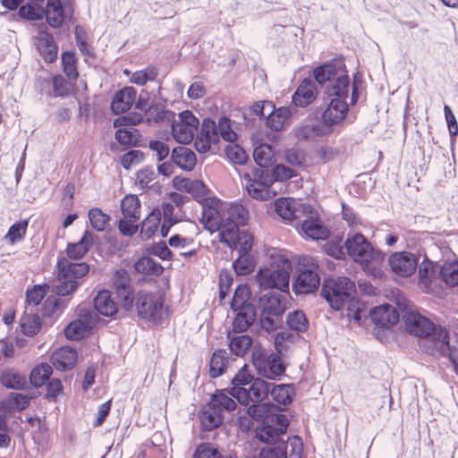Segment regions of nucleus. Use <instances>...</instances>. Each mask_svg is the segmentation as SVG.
I'll list each match as a JSON object with an SVG mask.
<instances>
[{"label": "nucleus", "mask_w": 458, "mask_h": 458, "mask_svg": "<svg viewBox=\"0 0 458 458\" xmlns=\"http://www.w3.org/2000/svg\"><path fill=\"white\" fill-rule=\"evenodd\" d=\"M233 384L230 394L245 406L250 402H262L269 394L276 403L286 405L292 403L295 395L293 385H274L263 378L254 377L246 364L234 375Z\"/></svg>", "instance_id": "1"}, {"label": "nucleus", "mask_w": 458, "mask_h": 458, "mask_svg": "<svg viewBox=\"0 0 458 458\" xmlns=\"http://www.w3.org/2000/svg\"><path fill=\"white\" fill-rule=\"evenodd\" d=\"M403 320L410 334L424 338L422 347L426 352L432 355H447L455 372H458V327L455 331L456 339L450 344L447 331L437 327L428 318L410 311L403 316Z\"/></svg>", "instance_id": "2"}, {"label": "nucleus", "mask_w": 458, "mask_h": 458, "mask_svg": "<svg viewBox=\"0 0 458 458\" xmlns=\"http://www.w3.org/2000/svg\"><path fill=\"white\" fill-rule=\"evenodd\" d=\"M249 219L248 210L238 203H217L216 207L205 208L203 220L210 232H218L219 241L233 244V239Z\"/></svg>", "instance_id": "3"}, {"label": "nucleus", "mask_w": 458, "mask_h": 458, "mask_svg": "<svg viewBox=\"0 0 458 458\" xmlns=\"http://www.w3.org/2000/svg\"><path fill=\"white\" fill-rule=\"evenodd\" d=\"M291 335L286 332L277 333L274 336V344L277 353L269 352L261 347L255 346L252 351V365L260 378L279 380L285 372V365L280 356L286 352L285 340Z\"/></svg>", "instance_id": "4"}, {"label": "nucleus", "mask_w": 458, "mask_h": 458, "mask_svg": "<svg viewBox=\"0 0 458 458\" xmlns=\"http://www.w3.org/2000/svg\"><path fill=\"white\" fill-rule=\"evenodd\" d=\"M354 293V282L345 276L325 280L321 289V295L334 310H339L347 306V317L360 321V310L352 309L355 306Z\"/></svg>", "instance_id": "5"}, {"label": "nucleus", "mask_w": 458, "mask_h": 458, "mask_svg": "<svg viewBox=\"0 0 458 458\" xmlns=\"http://www.w3.org/2000/svg\"><path fill=\"white\" fill-rule=\"evenodd\" d=\"M348 254L355 262L360 263L363 268L374 277L381 276L379 264L383 254L376 250L361 233H354L344 242Z\"/></svg>", "instance_id": "6"}, {"label": "nucleus", "mask_w": 458, "mask_h": 458, "mask_svg": "<svg viewBox=\"0 0 458 458\" xmlns=\"http://www.w3.org/2000/svg\"><path fill=\"white\" fill-rule=\"evenodd\" d=\"M89 271V267L84 262H72L66 257H60L57 261V276L55 293L58 296H67L73 293L81 284V280Z\"/></svg>", "instance_id": "7"}, {"label": "nucleus", "mask_w": 458, "mask_h": 458, "mask_svg": "<svg viewBox=\"0 0 458 458\" xmlns=\"http://www.w3.org/2000/svg\"><path fill=\"white\" fill-rule=\"evenodd\" d=\"M292 263L283 256L275 259L270 267L260 268L257 280L264 289H277L284 293L289 292L290 273Z\"/></svg>", "instance_id": "8"}, {"label": "nucleus", "mask_w": 458, "mask_h": 458, "mask_svg": "<svg viewBox=\"0 0 458 458\" xmlns=\"http://www.w3.org/2000/svg\"><path fill=\"white\" fill-rule=\"evenodd\" d=\"M320 284L318 261L310 256H301L293 290L297 295L309 294L318 290Z\"/></svg>", "instance_id": "9"}, {"label": "nucleus", "mask_w": 458, "mask_h": 458, "mask_svg": "<svg viewBox=\"0 0 458 458\" xmlns=\"http://www.w3.org/2000/svg\"><path fill=\"white\" fill-rule=\"evenodd\" d=\"M313 75L318 83H327L326 93L344 94L349 89V78L341 63H327L314 69Z\"/></svg>", "instance_id": "10"}, {"label": "nucleus", "mask_w": 458, "mask_h": 458, "mask_svg": "<svg viewBox=\"0 0 458 458\" xmlns=\"http://www.w3.org/2000/svg\"><path fill=\"white\" fill-rule=\"evenodd\" d=\"M135 305L140 318L159 323L166 316L164 299L158 293L140 291L135 296Z\"/></svg>", "instance_id": "11"}, {"label": "nucleus", "mask_w": 458, "mask_h": 458, "mask_svg": "<svg viewBox=\"0 0 458 458\" xmlns=\"http://www.w3.org/2000/svg\"><path fill=\"white\" fill-rule=\"evenodd\" d=\"M348 89L342 95L340 92L327 93L331 98L326 109L323 111L321 119L324 125L331 133L335 127L339 125L346 117L349 106L346 102Z\"/></svg>", "instance_id": "12"}, {"label": "nucleus", "mask_w": 458, "mask_h": 458, "mask_svg": "<svg viewBox=\"0 0 458 458\" xmlns=\"http://www.w3.org/2000/svg\"><path fill=\"white\" fill-rule=\"evenodd\" d=\"M123 217L119 219L118 229L123 235L131 236L139 228L140 201L136 195H126L121 201Z\"/></svg>", "instance_id": "13"}, {"label": "nucleus", "mask_w": 458, "mask_h": 458, "mask_svg": "<svg viewBox=\"0 0 458 458\" xmlns=\"http://www.w3.org/2000/svg\"><path fill=\"white\" fill-rule=\"evenodd\" d=\"M199 119L189 110L179 114L178 119L172 121V133L174 139L182 144H189L194 139L198 130Z\"/></svg>", "instance_id": "14"}, {"label": "nucleus", "mask_w": 458, "mask_h": 458, "mask_svg": "<svg viewBox=\"0 0 458 458\" xmlns=\"http://www.w3.org/2000/svg\"><path fill=\"white\" fill-rule=\"evenodd\" d=\"M252 175L245 173L243 180L245 181V188L250 196L256 199H267L270 197L269 186L271 178L267 172L261 168H254Z\"/></svg>", "instance_id": "15"}, {"label": "nucleus", "mask_w": 458, "mask_h": 458, "mask_svg": "<svg viewBox=\"0 0 458 458\" xmlns=\"http://www.w3.org/2000/svg\"><path fill=\"white\" fill-rule=\"evenodd\" d=\"M388 264L393 273L408 277L415 272L418 267V259L411 252H394L389 257Z\"/></svg>", "instance_id": "16"}, {"label": "nucleus", "mask_w": 458, "mask_h": 458, "mask_svg": "<svg viewBox=\"0 0 458 458\" xmlns=\"http://www.w3.org/2000/svg\"><path fill=\"white\" fill-rule=\"evenodd\" d=\"M219 141V134L215 121L205 118L202 121L199 132L197 134L195 148L199 153L209 151L213 144Z\"/></svg>", "instance_id": "17"}, {"label": "nucleus", "mask_w": 458, "mask_h": 458, "mask_svg": "<svg viewBox=\"0 0 458 458\" xmlns=\"http://www.w3.org/2000/svg\"><path fill=\"white\" fill-rule=\"evenodd\" d=\"M275 208L277 215L284 220L292 222L301 219V215L306 214L308 209H310V206L294 199L281 198L276 201Z\"/></svg>", "instance_id": "18"}, {"label": "nucleus", "mask_w": 458, "mask_h": 458, "mask_svg": "<svg viewBox=\"0 0 458 458\" xmlns=\"http://www.w3.org/2000/svg\"><path fill=\"white\" fill-rule=\"evenodd\" d=\"M305 218L297 223V226H301V232L309 238L313 240H325L328 237V230L324 226L318 218V215L313 211L312 208L303 214Z\"/></svg>", "instance_id": "19"}, {"label": "nucleus", "mask_w": 458, "mask_h": 458, "mask_svg": "<svg viewBox=\"0 0 458 458\" xmlns=\"http://www.w3.org/2000/svg\"><path fill=\"white\" fill-rule=\"evenodd\" d=\"M369 316L373 323L380 327H390L399 320V313L390 304H383L373 308Z\"/></svg>", "instance_id": "20"}, {"label": "nucleus", "mask_w": 458, "mask_h": 458, "mask_svg": "<svg viewBox=\"0 0 458 458\" xmlns=\"http://www.w3.org/2000/svg\"><path fill=\"white\" fill-rule=\"evenodd\" d=\"M264 314L280 317L286 310V296L284 293L265 294L259 299Z\"/></svg>", "instance_id": "21"}, {"label": "nucleus", "mask_w": 458, "mask_h": 458, "mask_svg": "<svg viewBox=\"0 0 458 458\" xmlns=\"http://www.w3.org/2000/svg\"><path fill=\"white\" fill-rule=\"evenodd\" d=\"M317 86L311 79H304L293 95V103L296 106L305 107L317 98Z\"/></svg>", "instance_id": "22"}, {"label": "nucleus", "mask_w": 458, "mask_h": 458, "mask_svg": "<svg viewBox=\"0 0 458 458\" xmlns=\"http://www.w3.org/2000/svg\"><path fill=\"white\" fill-rule=\"evenodd\" d=\"M137 91L133 87H124L114 95L111 108L115 114L128 111L135 103Z\"/></svg>", "instance_id": "23"}, {"label": "nucleus", "mask_w": 458, "mask_h": 458, "mask_svg": "<svg viewBox=\"0 0 458 458\" xmlns=\"http://www.w3.org/2000/svg\"><path fill=\"white\" fill-rule=\"evenodd\" d=\"M71 11L69 6H62L60 0H47L45 12L47 23L53 28H59L64 21L67 13Z\"/></svg>", "instance_id": "24"}, {"label": "nucleus", "mask_w": 458, "mask_h": 458, "mask_svg": "<svg viewBox=\"0 0 458 458\" xmlns=\"http://www.w3.org/2000/svg\"><path fill=\"white\" fill-rule=\"evenodd\" d=\"M51 360L58 370L71 369L77 361V352L72 347L64 346L53 353Z\"/></svg>", "instance_id": "25"}, {"label": "nucleus", "mask_w": 458, "mask_h": 458, "mask_svg": "<svg viewBox=\"0 0 458 458\" xmlns=\"http://www.w3.org/2000/svg\"><path fill=\"white\" fill-rule=\"evenodd\" d=\"M94 234L86 230L81 239L75 243H69L66 248V254L70 260L81 259L89 250L93 243Z\"/></svg>", "instance_id": "26"}, {"label": "nucleus", "mask_w": 458, "mask_h": 458, "mask_svg": "<svg viewBox=\"0 0 458 458\" xmlns=\"http://www.w3.org/2000/svg\"><path fill=\"white\" fill-rule=\"evenodd\" d=\"M235 312V318L233 323V331L242 333L247 331L253 324L256 318V310L254 306H247Z\"/></svg>", "instance_id": "27"}, {"label": "nucleus", "mask_w": 458, "mask_h": 458, "mask_svg": "<svg viewBox=\"0 0 458 458\" xmlns=\"http://www.w3.org/2000/svg\"><path fill=\"white\" fill-rule=\"evenodd\" d=\"M96 311L103 316L111 317L117 311L116 303L111 297L109 291L103 290L98 292L93 300Z\"/></svg>", "instance_id": "28"}, {"label": "nucleus", "mask_w": 458, "mask_h": 458, "mask_svg": "<svg viewBox=\"0 0 458 458\" xmlns=\"http://www.w3.org/2000/svg\"><path fill=\"white\" fill-rule=\"evenodd\" d=\"M171 157L179 167L191 171L196 165V156L193 151L185 147L174 148Z\"/></svg>", "instance_id": "29"}, {"label": "nucleus", "mask_w": 458, "mask_h": 458, "mask_svg": "<svg viewBox=\"0 0 458 458\" xmlns=\"http://www.w3.org/2000/svg\"><path fill=\"white\" fill-rule=\"evenodd\" d=\"M161 223V211L158 208L153 209L142 221L140 235L142 240L150 239L157 231Z\"/></svg>", "instance_id": "30"}, {"label": "nucleus", "mask_w": 458, "mask_h": 458, "mask_svg": "<svg viewBox=\"0 0 458 458\" xmlns=\"http://www.w3.org/2000/svg\"><path fill=\"white\" fill-rule=\"evenodd\" d=\"M1 384L10 389H23L27 386L24 375L13 369H6L1 372Z\"/></svg>", "instance_id": "31"}, {"label": "nucleus", "mask_w": 458, "mask_h": 458, "mask_svg": "<svg viewBox=\"0 0 458 458\" xmlns=\"http://www.w3.org/2000/svg\"><path fill=\"white\" fill-rule=\"evenodd\" d=\"M291 116L292 112L289 107L274 109L267 117V124L274 131H280L288 123Z\"/></svg>", "instance_id": "32"}, {"label": "nucleus", "mask_w": 458, "mask_h": 458, "mask_svg": "<svg viewBox=\"0 0 458 458\" xmlns=\"http://www.w3.org/2000/svg\"><path fill=\"white\" fill-rule=\"evenodd\" d=\"M229 361L228 354L225 350H216L209 362V374L211 377H217L225 373Z\"/></svg>", "instance_id": "33"}, {"label": "nucleus", "mask_w": 458, "mask_h": 458, "mask_svg": "<svg viewBox=\"0 0 458 458\" xmlns=\"http://www.w3.org/2000/svg\"><path fill=\"white\" fill-rule=\"evenodd\" d=\"M295 136L299 140H310L315 137H322L330 134L324 123H318L312 125L303 124L295 129Z\"/></svg>", "instance_id": "34"}, {"label": "nucleus", "mask_w": 458, "mask_h": 458, "mask_svg": "<svg viewBox=\"0 0 458 458\" xmlns=\"http://www.w3.org/2000/svg\"><path fill=\"white\" fill-rule=\"evenodd\" d=\"M435 266L432 262L424 260L419 266V285L424 293L432 292V279L434 277Z\"/></svg>", "instance_id": "35"}, {"label": "nucleus", "mask_w": 458, "mask_h": 458, "mask_svg": "<svg viewBox=\"0 0 458 458\" xmlns=\"http://www.w3.org/2000/svg\"><path fill=\"white\" fill-rule=\"evenodd\" d=\"M233 386L230 388L228 393L226 390H221L217 391L216 394H213L211 398V405L219 411L220 412L225 411H233L236 408V403L233 399L234 398L231 394V390L233 387V384L232 383Z\"/></svg>", "instance_id": "36"}, {"label": "nucleus", "mask_w": 458, "mask_h": 458, "mask_svg": "<svg viewBox=\"0 0 458 458\" xmlns=\"http://www.w3.org/2000/svg\"><path fill=\"white\" fill-rule=\"evenodd\" d=\"M199 420L203 428L210 431L217 428L222 423L223 416L219 411L210 404L200 412Z\"/></svg>", "instance_id": "37"}, {"label": "nucleus", "mask_w": 458, "mask_h": 458, "mask_svg": "<svg viewBox=\"0 0 458 458\" xmlns=\"http://www.w3.org/2000/svg\"><path fill=\"white\" fill-rule=\"evenodd\" d=\"M20 327L25 335L32 336L41 328L40 318L36 313L25 312L20 318Z\"/></svg>", "instance_id": "38"}, {"label": "nucleus", "mask_w": 458, "mask_h": 458, "mask_svg": "<svg viewBox=\"0 0 458 458\" xmlns=\"http://www.w3.org/2000/svg\"><path fill=\"white\" fill-rule=\"evenodd\" d=\"M284 435L279 434L278 430L274 425H271L268 420H265L262 426L256 430V437L263 443L276 445L280 443Z\"/></svg>", "instance_id": "39"}, {"label": "nucleus", "mask_w": 458, "mask_h": 458, "mask_svg": "<svg viewBox=\"0 0 458 458\" xmlns=\"http://www.w3.org/2000/svg\"><path fill=\"white\" fill-rule=\"evenodd\" d=\"M115 131V140L123 146H135L140 139V132L134 127L122 126L117 127Z\"/></svg>", "instance_id": "40"}, {"label": "nucleus", "mask_w": 458, "mask_h": 458, "mask_svg": "<svg viewBox=\"0 0 458 458\" xmlns=\"http://www.w3.org/2000/svg\"><path fill=\"white\" fill-rule=\"evenodd\" d=\"M439 277L448 285H458V261H445L438 265Z\"/></svg>", "instance_id": "41"}, {"label": "nucleus", "mask_w": 458, "mask_h": 458, "mask_svg": "<svg viewBox=\"0 0 458 458\" xmlns=\"http://www.w3.org/2000/svg\"><path fill=\"white\" fill-rule=\"evenodd\" d=\"M134 268L137 272L148 276H158L164 270L161 264L150 257L139 259L134 265Z\"/></svg>", "instance_id": "42"}, {"label": "nucleus", "mask_w": 458, "mask_h": 458, "mask_svg": "<svg viewBox=\"0 0 458 458\" xmlns=\"http://www.w3.org/2000/svg\"><path fill=\"white\" fill-rule=\"evenodd\" d=\"M253 344L252 338L248 335H242L231 338L229 347L236 356L242 357L247 354Z\"/></svg>", "instance_id": "43"}, {"label": "nucleus", "mask_w": 458, "mask_h": 458, "mask_svg": "<svg viewBox=\"0 0 458 458\" xmlns=\"http://www.w3.org/2000/svg\"><path fill=\"white\" fill-rule=\"evenodd\" d=\"M146 117L148 123H160L173 121L174 113L165 109L162 105L153 104Z\"/></svg>", "instance_id": "44"}, {"label": "nucleus", "mask_w": 458, "mask_h": 458, "mask_svg": "<svg viewBox=\"0 0 458 458\" xmlns=\"http://www.w3.org/2000/svg\"><path fill=\"white\" fill-rule=\"evenodd\" d=\"M253 158L259 168L268 167L273 163L274 150L268 144H260L254 148Z\"/></svg>", "instance_id": "45"}, {"label": "nucleus", "mask_w": 458, "mask_h": 458, "mask_svg": "<svg viewBox=\"0 0 458 458\" xmlns=\"http://www.w3.org/2000/svg\"><path fill=\"white\" fill-rule=\"evenodd\" d=\"M53 372L52 366L43 362L36 366L30 372V380L35 387L42 386L49 379Z\"/></svg>", "instance_id": "46"}, {"label": "nucleus", "mask_w": 458, "mask_h": 458, "mask_svg": "<svg viewBox=\"0 0 458 458\" xmlns=\"http://www.w3.org/2000/svg\"><path fill=\"white\" fill-rule=\"evenodd\" d=\"M158 76V69L154 65H148L145 69L131 73L130 81L139 86L145 85L148 81H154Z\"/></svg>", "instance_id": "47"}, {"label": "nucleus", "mask_w": 458, "mask_h": 458, "mask_svg": "<svg viewBox=\"0 0 458 458\" xmlns=\"http://www.w3.org/2000/svg\"><path fill=\"white\" fill-rule=\"evenodd\" d=\"M38 48L46 62L53 63L57 58L58 48L52 38H40L38 39Z\"/></svg>", "instance_id": "48"}, {"label": "nucleus", "mask_w": 458, "mask_h": 458, "mask_svg": "<svg viewBox=\"0 0 458 458\" xmlns=\"http://www.w3.org/2000/svg\"><path fill=\"white\" fill-rule=\"evenodd\" d=\"M252 404L249 405L246 409V414L254 420H259L268 418L271 409L274 405L268 403L251 402Z\"/></svg>", "instance_id": "49"}, {"label": "nucleus", "mask_w": 458, "mask_h": 458, "mask_svg": "<svg viewBox=\"0 0 458 458\" xmlns=\"http://www.w3.org/2000/svg\"><path fill=\"white\" fill-rule=\"evenodd\" d=\"M233 240V244L227 245L229 248L238 250L239 253H249L251 250L253 237L245 230L239 231Z\"/></svg>", "instance_id": "50"}, {"label": "nucleus", "mask_w": 458, "mask_h": 458, "mask_svg": "<svg viewBox=\"0 0 458 458\" xmlns=\"http://www.w3.org/2000/svg\"><path fill=\"white\" fill-rule=\"evenodd\" d=\"M288 327L297 332H305L309 327V321L301 310L290 312L286 318Z\"/></svg>", "instance_id": "51"}, {"label": "nucleus", "mask_w": 458, "mask_h": 458, "mask_svg": "<svg viewBox=\"0 0 458 458\" xmlns=\"http://www.w3.org/2000/svg\"><path fill=\"white\" fill-rule=\"evenodd\" d=\"M250 291L246 285H239L235 291L231 301V308L233 310H239L247 306H253L249 301Z\"/></svg>", "instance_id": "52"}, {"label": "nucleus", "mask_w": 458, "mask_h": 458, "mask_svg": "<svg viewBox=\"0 0 458 458\" xmlns=\"http://www.w3.org/2000/svg\"><path fill=\"white\" fill-rule=\"evenodd\" d=\"M233 265L237 275L246 276L254 269L253 259L249 253H239Z\"/></svg>", "instance_id": "53"}, {"label": "nucleus", "mask_w": 458, "mask_h": 458, "mask_svg": "<svg viewBox=\"0 0 458 458\" xmlns=\"http://www.w3.org/2000/svg\"><path fill=\"white\" fill-rule=\"evenodd\" d=\"M28 225V220H21L14 223L10 226L4 238L11 244H13L16 242L22 240L26 234Z\"/></svg>", "instance_id": "54"}, {"label": "nucleus", "mask_w": 458, "mask_h": 458, "mask_svg": "<svg viewBox=\"0 0 458 458\" xmlns=\"http://www.w3.org/2000/svg\"><path fill=\"white\" fill-rule=\"evenodd\" d=\"M62 66L65 75L70 80H77L79 72L76 66V58L73 53L64 52L62 55Z\"/></svg>", "instance_id": "55"}, {"label": "nucleus", "mask_w": 458, "mask_h": 458, "mask_svg": "<svg viewBox=\"0 0 458 458\" xmlns=\"http://www.w3.org/2000/svg\"><path fill=\"white\" fill-rule=\"evenodd\" d=\"M89 219L91 226L98 231H104L110 217L98 208H93L89 211Z\"/></svg>", "instance_id": "56"}, {"label": "nucleus", "mask_w": 458, "mask_h": 458, "mask_svg": "<svg viewBox=\"0 0 458 458\" xmlns=\"http://www.w3.org/2000/svg\"><path fill=\"white\" fill-rule=\"evenodd\" d=\"M157 179V174L153 167L147 166L140 170L136 175L137 184L141 189L151 188L155 180Z\"/></svg>", "instance_id": "57"}, {"label": "nucleus", "mask_w": 458, "mask_h": 458, "mask_svg": "<svg viewBox=\"0 0 458 458\" xmlns=\"http://www.w3.org/2000/svg\"><path fill=\"white\" fill-rule=\"evenodd\" d=\"M89 331L82 322L75 319L65 327L64 335L70 340H79L87 335Z\"/></svg>", "instance_id": "58"}, {"label": "nucleus", "mask_w": 458, "mask_h": 458, "mask_svg": "<svg viewBox=\"0 0 458 458\" xmlns=\"http://www.w3.org/2000/svg\"><path fill=\"white\" fill-rule=\"evenodd\" d=\"M225 155L228 160L235 165H243L248 159L245 150L239 145L227 146Z\"/></svg>", "instance_id": "59"}, {"label": "nucleus", "mask_w": 458, "mask_h": 458, "mask_svg": "<svg viewBox=\"0 0 458 458\" xmlns=\"http://www.w3.org/2000/svg\"><path fill=\"white\" fill-rule=\"evenodd\" d=\"M77 319L90 330L98 322V313L90 308L79 307L78 308V318Z\"/></svg>", "instance_id": "60"}, {"label": "nucleus", "mask_w": 458, "mask_h": 458, "mask_svg": "<svg viewBox=\"0 0 458 458\" xmlns=\"http://www.w3.org/2000/svg\"><path fill=\"white\" fill-rule=\"evenodd\" d=\"M66 304L55 295L48 296L43 302V315L52 316L54 313L63 310Z\"/></svg>", "instance_id": "61"}, {"label": "nucleus", "mask_w": 458, "mask_h": 458, "mask_svg": "<svg viewBox=\"0 0 458 458\" xmlns=\"http://www.w3.org/2000/svg\"><path fill=\"white\" fill-rule=\"evenodd\" d=\"M219 137H222L225 141L233 142L237 139V134L232 130L231 121L227 117H221L216 125Z\"/></svg>", "instance_id": "62"}, {"label": "nucleus", "mask_w": 458, "mask_h": 458, "mask_svg": "<svg viewBox=\"0 0 458 458\" xmlns=\"http://www.w3.org/2000/svg\"><path fill=\"white\" fill-rule=\"evenodd\" d=\"M30 397L26 394L11 393L5 402L9 408L21 411L30 405Z\"/></svg>", "instance_id": "63"}, {"label": "nucleus", "mask_w": 458, "mask_h": 458, "mask_svg": "<svg viewBox=\"0 0 458 458\" xmlns=\"http://www.w3.org/2000/svg\"><path fill=\"white\" fill-rule=\"evenodd\" d=\"M259 458H287L286 444L282 441L274 447L263 448L260 451Z\"/></svg>", "instance_id": "64"}]
</instances>
